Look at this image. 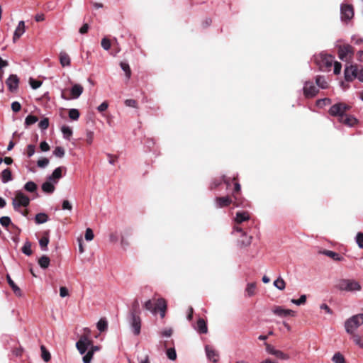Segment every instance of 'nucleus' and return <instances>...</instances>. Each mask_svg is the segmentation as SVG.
<instances>
[{
	"instance_id": "obj_25",
	"label": "nucleus",
	"mask_w": 363,
	"mask_h": 363,
	"mask_svg": "<svg viewBox=\"0 0 363 363\" xmlns=\"http://www.w3.org/2000/svg\"><path fill=\"white\" fill-rule=\"evenodd\" d=\"M55 184L48 179V181L42 184V190L45 193L52 194L55 191Z\"/></svg>"
},
{
	"instance_id": "obj_49",
	"label": "nucleus",
	"mask_w": 363,
	"mask_h": 363,
	"mask_svg": "<svg viewBox=\"0 0 363 363\" xmlns=\"http://www.w3.org/2000/svg\"><path fill=\"white\" fill-rule=\"evenodd\" d=\"M355 241L358 247L363 249V233L359 232L355 237Z\"/></svg>"
},
{
	"instance_id": "obj_42",
	"label": "nucleus",
	"mask_w": 363,
	"mask_h": 363,
	"mask_svg": "<svg viewBox=\"0 0 363 363\" xmlns=\"http://www.w3.org/2000/svg\"><path fill=\"white\" fill-rule=\"evenodd\" d=\"M65 151L62 147H56L53 151V155L59 158H62L65 156Z\"/></svg>"
},
{
	"instance_id": "obj_35",
	"label": "nucleus",
	"mask_w": 363,
	"mask_h": 363,
	"mask_svg": "<svg viewBox=\"0 0 363 363\" xmlns=\"http://www.w3.org/2000/svg\"><path fill=\"white\" fill-rule=\"evenodd\" d=\"M256 289V284L255 283H249L247 284L246 289H245V293L247 296H252L255 294Z\"/></svg>"
},
{
	"instance_id": "obj_29",
	"label": "nucleus",
	"mask_w": 363,
	"mask_h": 363,
	"mask_svg": "<svg viewBox=\"0 0 363 363\" xmlns=\"http://www.w3.org/2000/svg\"><path fill=\"white\" fill-rule=\"evenodd\" d=\"M357 121L354 117L349 116L346 113L343 118V120H342L340 122L348 125L349 127H352L356 124Z\"/></svg>"
},
{
	"instance_id": "obj_33",
	"label": "nucleus",
	"mask_w": 363,
	"mask_h": 363,
	"mask_svg": "<svg viewBox=\"0 0 363 363\" xmlns=\"http://www.w3.org/2000/svg\"><path fill=\"white\" fill-rule=\"evenodd\" d=\"M23 189L30 193H33L37 190V185L35 182L30 181L25 184Z\"/></svg>"
},
{
	"instance_id": "obj_46",
	"label": "nucleus",
	"mask_w": 363,
	"mask_h": 363,
	"mask_svg": "<svg viewBox=\"0 0 363 363\" xmlns=\"http://www.w3.org/2000/svg\"><path fill=\"white\" fill-rule=\"evenodd\" d=\"M167 357L172 361H174L177 359V353L174 348H169L166 352Z\"/></svg>"
},
{
	"instance_id": "obj_22",
	"label": "nucleus",
	"mask_w": 363,
	"mask_h": 363,
	"mask_svg": "<svg viewBox=\"0 0 363 363\" xmlns=\"http://www.w3.org/2000/svg\"><path fill=\"white\" fill-rule=\"evenodd\" d=\"M250 219V214L245 211H238L236 213V216L235 218V221L236 223L239 224L244 221H247Z\"/></svg>"
},
{
	"instance_id": "obj_31",
	"label": "nucleus",
	"mask_w": 363,
	"mask_h": 363,
	"mask_svg": "<svg viewBox=\"0 0 363 363\" xmlns=\"http://www.w3.org/2000/svg\"><path fill=\"white\" fill-rule=\"evenodd\" d=\"M140 304L139 301L135 299L132 303L131 309L130 311L129 315H140Z\"/></svg>"
},
{
	"instance_id": "obj_45",
	"label": "nucleus",
	"mask_w": 363,
	"mask_h": 363,
	"mask_svg": "<svg viewBox=\"0 0 363 363\" xmlns=\"http://www.w3.org/2000/svg\"><path fill=\"white\" fill-rule=\"evenodd\" d=\"M306 301V296L303 294L298 299H291V302L296 306L303 305Z\"/></svg>"
},
{
	"instance_id": "obj_39",
	"label": "nucleus",
	"mask_w": 363,
	"mask_h": 363,
	"mask_svg": "<svg viewBox=\"0 0 363 363\" xmlns=\"http://www.w3.org/2000/svg\"><path fill=\"white\" fill-rule=\"evenodd\" d=\"M41 352H42V358L45 362H48L50 360L51 356L50 353L46 350L45 347L42 345L40 347Z\"/></svg>"
},
{
	"instance_id": "obj_50",
	"label": "nucleus",
	"mask_w": 363,
	"mask_h": 363,
	"mask_svg": "<svg viewBox=\"0 0 363 363\" xmlns=\"http://www.w3.org/2000/svg\"><path fill=\"white\" fill-rule=\"evenodd\" d=\"M29 84L32 89H36L42 85V82L34 79L33 78H30Z\"/></svg>"
},
{
	"instance_id": "obj_43",
	"label": "nucleus",
	"mask_w": 363,
	"mask_h": 363,
	"mask_svg": "<svg viewBox=\"0 0 363 363\" xmlns=\"http://www.w3.org/2000/svg\"><path fill=\"white\" fill-rule=\"evenodd\" d=\"M22 252L28 256L32 254L31 244L30 242L27 241L25 242L22 247Z\"/></svg>"
},
{
	"instance_id": "obj_15",
	"label": "nucleus",
	"mask_w": 363,
	"mask_h": 363,
	"mask_svg": "<svg viewBox=\"0 0 363 363\" xmlns=\"http://www.w3.org/2000/svg\"><path fill=\"white\" fill-rule=\"evenodd\" d=\"M26 31V26L25 22L23 21H20L18 24L13 33V41L16 43L18 39H19Z\"/></svg>"
},
{
	"instance_id": "obj_20",
	"label": "nucleus",
	"mask_w": 363,
	"mask_h": 363,
	"mask_svg": "<svg viewBox=\"0 0 363 363\" xmlns=\"http://www.w3.org/2000/svg\"><path fill=\"white\" fill-rule=\"evenodd\" d=\"M318 253L324 255L325 256H328V257H330L331 259H333V260H335V261H342V260H343V257L340 255L338 253H337L335 252H333V251H331V250H320L318 252Z\"/></svg>"
},
{
	"instance_id": "obj_53",
	"label": "nucleus",
	"mask_w": 363,
	"mask_h": 363,
	"mask_svg": "<svg viewBox=\"0 0 363 363\" xmlns=\"http://www.w3.org/2000/svg\"><path fill=\"white\" fill-rule=\"evenodd\" d=\"M49 164V160L44 157L39 160L37 162V165L40 168H45Z\"/></svg>"
},
{
	"instance_id": "obj_6",
	"label": "nucleus",
	"mask_w": 363,
	"mask_h": 363,
	"mask_svg": "<svg viewBox=\"0 0 363 363\" xmlns=\"http://www.w3.org/2000/svg\"><path fill=\"white\" fill-rule=\"evenodd\" d=\"M338 287L340 290L347 291H358L362 289L360 284L357 281L350 279L341 280L339 282Z\"/></svg>"
},
{
	"instance_id": "obj_12",
	"label": "nucleus",
	"mask_w": 363,
	"mask_h": 363,
	"mask_svg": "<svg viewBox=\"0 0 363 363\" xmlns=\"http://www.w3.org/2000/svg\"><path fill=\"white\" fill-rule=\"evenodd\" d=\"M19 79L16 74H11L6 81V84L9 88V90L11 92H14L18 87Z\"/></svg>"
},
{
	"instance_id": "obj_57",
	"label": "nucleus",
	"mask_w": 363,
	"mask_h": 363,
	"mask_svg": "<svg viewBox=\"0 0 363 363\" xmlns=\"http://www.w3.org/2000/svg\"><path fill=\"white\" fill-rule=\"evenodd\" d=\"M35 152V145L30 144L27 146V155L28 157H32Z\"/></svg>"
},
{
	"instance_id": "obj_21",
	"label": "nucleus",
	"mask_w": 363,
	"mask_h": 363,
	"mask_svg": "<svg viewBox=\"0 0 363 363\" xmlns=\"http://www.w3.org/2000/svg\"><path fill=\"white\" fill-rule=\"evenodd\" d=\"M62 177V167H59L56 168L48 178V180L51 181L54 184H57L58 180Z\"/></svg>"
},
{
	"instance_id": "obj_44",
	"label": "nucleus",
	"mask_w": 363,
	"mask_h": 363,
	"mask_svg": "<svg viewBox=\"0 0 363 363\" xmlns=\"http://www.w3.org/2000/svg\"><path fill=\"white\" fill-rule=\"evenodd\" d=\"M38 121V117L33 115H28L25 119V125L28 126L35 123Z\"/></svg>"
},
{
	"instance_id": "obj_34",
	"label": "nucleus",
	"mask_w": 363,
	"mask_h": 363,
	"mask_svg": "<svg viewBox=\"0 0 363 363\" xmlns=\"http://www.w3.org/2000/svg\"><path fill=\"white\" fill-rule=\"evenodd\" d=\"M38 264L41 268L46 269L49 267L50 258L46 255H43L39 259Z\"/></svg>"
},
{
	"instance_id": "obj_24",
	"label": "nucleus",
	"mask_w": 363,
	"mask_h": 363,
	"mask_svg": "<svg viewBox=\"0 0 363 363\" xmlns=\"http://www.w3.org/2000/svg\"><path fill=\"white\" fill-rule=\"evenodd\" d=\"M60 62L62 67H68L70 65L71 60L69 56L64 51L60 53Z\"/></svg>"
},
{
	"instance_id": "obj_27",
	"label": "nucleus",
	"mask_w": 363,
	"mask_h": 363,
	"mask_svg": "<svg viewBox=\"0 0 363 363\" xmlns=\"http://www.w3.org/2000/svg\"><path fill=\"white\" fill-rule=\"evenodd\" d=\"M7 281L9 286L11 287L12 290L15 293L16 295L21 296V290L20 288L14 283V281L11 279L9 275L6 276Z\"/></svg>"
},
{
	"instance_id": "obj_52",
	"label": "nucleus",
	"mask_w": 363,
	"mask_h": 363,
	"mask_svg": "<svg viewBox=\"0 0 363 363\" xmlns=\"http://www.w3.org/2000/svg\"><path fill=\"white\" fill-rule=\"evenodd\" d=\"M38 126L42 130L47 129L48 128V126H49V120H48V118H45L42 119L39 122Z\"/></svg>"
},
{
	"instance_id": "obj_55",
	"label": "nucleus",
	"mask_w": 363,
	"mask_h": 363,
	"mask_svg": "<svg viewBox=\"0 0 363 363\" xmlns=\"http://www.w3.org/2000/svg\"><path fill=\"white\" fill-rule=\"evenodd\" d=\"M94 233L92 231V230L89 228H86V231H85V239L87 241H91L93 240L94 238Z\"/></svg>"
},
{
	"instance_id": "obj_36",
	"label": "nucleus",
	"mask_w": 363,
	"mask_h": 363,
	"mask_svg": "<svg viewBox=\"0 0 363 363\" xmlns=\"http://www.w3.org/2000/svg\"><path fill=\"white\" fill-rule=\"evenodd\" d=\"M96 327L100 332L105 331L108 328L107 320L104 318H101L97 323Z\"/></svg>"
},
{
	"instance_id": "obj_1",
	"label": "nucleus",
	"mask_w": 363,
	"mask_h": 363,
	"mask_svg": "<svg viewBox=\"0 0 363 363\" xmlns=\"http://www.w3.org/2000/svg\"><path fill=\"white\" fill-rule=\"evenodd\" d=\"M144 308L153 315H156L159 311L160 317L163 318L167 310V302L163 298H158L155 304L151 300H147L144 303Z\"/></svg>"
},
{
	"instance_id": "obj_5",
	"label": "nucleus",
	"mask_w": 363,
	"mask_h": 363,
	"mask_svg": "<svg viewBox=\"0 0 363 363\" xmlns=\"http://www.w3.org/2000/svg\"><path fill=\"white\" fill-rule=\"evenodd\" d=\"M30 203V199L21 191L15 192V198L12 199V205L15 211H18L21 206L26 207Z\"/></svg>"
},
{
	"instance_id": "obj_51",
	"label": "nucleus",
	"mask_w": 363,
	"mask_h": 363,
	"mask_svg": "<svg viewBox=\"0 0 363 363\" xmlns=\"http://www.w3.org/2000/svg\"><path fill=\"white\" fill-rule=\"evenodd\" d=\"M0 223L4 227H8L11 223V220L9 216H2L0 218Z\"/></svg>"
},
{
	"instance_id": "obj_59",
	"label": "nucleus",
	"mask_w": 363,
	"mask_h": 363,
	"mask_svg": "<svg viewBox=\"0 0 363 363\" xmlns=\"http://www.w3.org/2000/svg\"><path fill=\"white\" fill-rule=\"evenodd\" d=\"M94 140V132L92 131H87L86 134V142L91 145L93 143Z\"/></svg>"
},
{
	"instance_id": "obj_13",
	"label": "nucleus",
	"mask_w": 363,
	"mask_h": 363,
	"mask_svg": "<svg viewBox=\"0 0 363 363\" xmlns=\"http://www.w3.org/2000/svg\"><path fill=\"white\" fill-rule=\"evenodd\" d=\"M357 67L356 66L350 65L346 67L345 69L344 74L345 79L347 82H351L357 77Z\"/></svg>"
},
{
	"instance_id": "obj_19",
	"label": "nucleus",
	"mask_w": 363,
	"mask_h": 363,
	"mask_svg": "<svg viewBox=\"0 0 363 363\" xmlns=\"http://www.w3.org/2000/svg\"><path fill=\"white\" fill-rule=\"evenodd\" d=\"M273 313L279 317H286L288 315H294V312L290 309H284L280 306H276L273 310Z\"/></svg>"
},
{
	"instance_id": "obj_14",
	"label": "nucleus",
	"mask_w": 363,
	"mask_h": 363,
	"mask_svg": "<svg viewBox=\"0 0 363 363\" xmlns=\"http://www.w3.org/2000/svg\"><path fill=\"white\" fill-rule=\"evenodd\" d=\"M349 54H352V47L351 45H346L339 47L338 57L341 60H347Z\"/></svg>"
},
{
	"instance_id": "obj_4",
	"label": "nucleus",
	"mask_w": 363,
	"mask_h": 363,
	"mask_svg": "<svg viewBox=\"0 0 363 363\" xmlns=\"http://www.w3.org/2000/svg\"><path fill=\"white\" fill-rule=\"evenodd\" d=\"M350 108V107L345 104L337 103L330 107L329 113L333 116L338 117L339 121H342Z\"/></svg>"
},
{
	"instance_id": "obj_16",
	"label": "nucleus",
	"mask_w": 363,
	"mask_h": 363,
	"mask_svg": "<svg viewBox=\"0 0 363 363\" xmlns=\"http://www.w3.org/2000/svg\"><path fill=\"white\" fill-rule=\"evenodd\" d=\"M206 354L208 360L216 363L219 359V354L215 350L206 345L205 347Z\"/></svg>"
},
{
	"instance_id": "obj_32",
	"label": "nucleus",
	"mask_w": 363,
	"mask_h": 363,
	"mask_svg": "<svg viewBox=\"0 0 363 363\" xmlns=\"http://www.w3.org/2000/svg\"><path fill=\"white\" fill-rule=\"evenodd\" d=\"M61 131L63 135V137L66 140H69L72 135V130L70 127L67 125H62L61 128Z\"/></svg>"
},
{
	"instance_id": "obj_7",
	"label": "nucleus",
	"mask_w": 363,
	"mask_h": 363,
	"mask_svg": "<svg viewBox=\"0 0 363 363\" xmlns=\"http://www.w3.org/2000/svg\"><path fill=\"white\" fill-rule=\"evenodd\" d=\"M318 91L319 89L315 86L313 82L306 81L304 82L303 92L306 98H313Z\"/></svg>"
},
{
	"instance_id": "obj_10",
	"label": "nucleus",
	"mask_w": 363,
	"mask_h": 363,
	"mask_svg": "<svg viewBox=\"0 0 363 363\" xmlns=\"http://www.w3.org/2000/svg\"><path fill=\"white\" fill-rule=\"evenodd\" d=\"M354 16V11L352 5L342 4L340 6V17L342 21H347Z\"/></svg>"
},
{
	"instance_id": "obj_62",
	"label": "nucleus",
	"mask_w": 363,
	"mask_h": 363,
	"mask_svg": "<svg viewBox=\"0 0 363 363\" xmlns=\"http://www.w3.org/2000/svg\"><path fill=\"white\" fill-rule=\"evenodd\" d=\"M40 148L43 152H47L50 150V145L46 141H43L40 144Z\"/></svg>"
},
{
	"instance_id": "obj_48",
	"label": "nucleus",
	"mask_w": 363,
	"mask_h": 363,
	"mask_svg": "<svg viewBox=\"0 0 363 363\" xmlns=\"http://www.w3.org/2000/svg\"><path fill=\"white\" fill-rule=\"evenodd\" d=\"M49 243V239L48 237H43L40 238V240H39V245L41 247V250H43V251H45L47 250V246Z\"/></svg>"
},
{
	"instance_id": "obj_58",
	"label": "nucleus",
	"mask_w": 363,
	"mask_h": 363,
	"mask_svg": "<svg viewBox=\"0 0 363 363\" xmlns=\"http://www.w3.org/2000/svg\"><path fill=\"white\" fill-rule=\"evenodd\" d=\"M92 358L93 354H91V352L88 350L86 354L83 357L82 360L84 363H91Z\"/></svg>"
},
{
	"instance_id": "obj_47",
	"label": "nucleus",
	"mask_w": 363,
	"mask_h": 363,
	"mask_svg": "<svg viewBox=\"0 0 363 363\" xmlns=\"http://www.w3.org/2000/svg\"><path fill=\"white\" fill-rule=\"evenodd\" d=\"M352 340L355 345L359 346L360 348L363 349V341L361 337L357 334H352Z\"/></svg>"
},
{
	"instance_id": "obj_2",
	"label": "nucleus",
	"mask_w": 363,
	"mask_h": 363,
	"mask_svg": "<svg viewBox=\"0 0 363 363\" xmlns=\"http://www.w3.org/2000/svg\"><path fill=\"white\" fill-rule=\"evenodd\" d=\"M314 61L323 72H327L330 69L334 62V57L331 55L320 53L314 55Z\"/></svg>"
},
{
	"instance_id": "obj_8",
	"label": "nucleus",
	"mask_w": 363,
	"mask_h": 363,
	"mask_svg": "<svg viewBox=\"0 0 363 363\" xmlns=\"http://www.w3.org/2000/svg\"><path fill=\"white\" fill-rule=\"evenodd\" d=\"M128 320L134 335H138L141 329L140 315H128Z\"/></svg>"
},
{
	"instance_id": "obj_3",
	"label": "nucleus",
	"mask_w": 363,
	"mask_h": 363,
	"mask_svg": "<svg viewBox=\"0 0 363 363\" xmlns=\"http://www.w3.org/2000/svg\"><path fill=\"white\" fill-rule=\"evenodd\" d=\"M362 324L363 313L354 315L345 321V330L349 334H353L354 331Z\"/></svg>"
},
{
	"instance_id": "obj_23",
	"label": "nucleus",
	"mask_w": 363,
	"mask_h": 363,
	"mask_svg": "<svg viewBox=\"0 0 363 363\" xmlns=\"http://www.w3.org/2000/svg\"><path fill=\"white\" fill-rule=\"evenodd\" d=\"M197 331L201 334H206L208 332V328L206 321L203 318H199L197 321Z\"/></svg>"
},
{
	"instance_id": "obj_41",
	"label": "nucleus",
	"mask_w": 363,
	"mask_h": 363,
	"mask_svg": "<svg viewBox=\"0 0 363 363\" xmlns=\"http://www.w3.org/2000/svg\"><path fill=\"white\" fill-rule=\"evenodd\" d=\"M332 361L334 363H346L343 355L340 352H337L333 355Z\"/></svg>"
},
{
	"instance_id": "obj_64",
	"label": "nucleus",
	"mask_w": 363,
	"mask_h": 363,
	"mask_svg": "<svg viewBox=\"0 0 363 363\" xmlns=\"http://www.w3.org/2000/svg\"><path fill=\"white\" fill-rule=\"evenodd\" d=\"M68 295H69V293H68L67 289L65 286H61L60 288V296L62 298H64V297L67 296Z\"/></svg>"
},
{
	"instance_id": "obj_63",
	"label": "nucleus",
	"mask_w": 363,
	"mask_h": 363,
	"mask_svg": "<svg viewBox=\"0 0 363 363\" xmlns=\"http://www.w3.org/2000/svg\"><path fill=\"white\" fill-rule=\"evenodd\" d=\"M109 240L111 242H116L118 240V235L117 232L111 233L109 235Z\"/></svg>"
},
{
	"instance_id": "obj_60",
	"label": "nucleus",
	"mask_w": 363,
	"mask_h": 363,
	"mask_svg": "<svg viewBox=\"0 0 363 363\" xmlns=\"http://www.w3.org/2000/svg\"><path fill=\"white\" fill-rule=\"evenodd\" d=\"M333 72L335 74H339L341 72L342 65L338 62H335Z\"/></svg>"
},
{
	"instance_id": "obj_54",
	"label": "nucleus",
	"mask_w": 363,
	"mask_h": 363,
	"mask_svg": "<svg viewBox=\"0 0 363 363\" xmlns=\"http://www.w3.org/2000/svg\"><path fill=\"white\" fill-rule=\"evenodd\" d=\"M101 47L105 50H108L110 48H111V42L110 40L106 38H104L102 40H101Z\"/></svg>"
},
{
	"instance_id": "obj_38",
	"label": "nucleus",
	"mask_w": 363,
	"mask_h": 363,
	"mask_svg": "<svg viewBox=\"0 0 363 363\" xmlns=\"http://www.w3.org/2000/svg\"><path fill=\"white\" fill-rule=\"evenodd\" d=\"M121 68L124 71L127 78H130L131 75V70L129 65L127 62H121L120 64Z\"/></svg>"
},
{
	"instance_id": "obj_18",
	"label": "nucleus",
	"mask_w": 363,
	"mask_h": 363,
	"mask_svg": "<svg viewBox=\"0 0 363 363\" xmlns=\"http://www.w3.org/2000/svg\"><path fill=\"white\" fill-rule=\"evenodd\" d=\"M215 201L216 208L228 206L233 202L232 199L229 196L216 197Z\"/></svg>"
},
{
	"instance_id": "obj_28",
	"label": "nucleus",
	"mask_w": 363,
	"mask_h": 363,
	"mask_svg": "<svg viewBox=\"0 0 363 363\" xmlns=\"http://www.w3.org/2000/svg\"><path fill=\"white\" fill-rule=\"evenodd\" d=\"M315 83H316L317 86H318V88H320L323 89H327L328 86V84L324 76H320V75L317 76L315 77Z\"/></svg>"
},
{
	"instance_id": "obj_11",
	"label": "nucleus",
	"mask_w": 363,
	"mask_h": 363,
	"mask_svg": "<svg viewBox=\"0 0 363 363\" xmlns=\"http://www.w3.org/2000/svg\"><path fill=\"white\" fill-rule=\"evenodd\" d=\"M266 352L272 355H274L278 359L282 360H287L289 359V356L287 354L284 353L281 350L275 349L274 346L267 342L264 343Z\"/></svg>"
},
{
	"instance_id": "obj_37",
	"label": "nucleus",
	"mask_w": 363,
	"mask_h": 363,
	"mask_svg": "<svg viewBox=\"0 0 363 363\" xmlns=\"http://www.w3.org/2000/svg\"><path fill=\"white\" fill-rule=\"evenodd\" d=\"M274 286L278 289L279 290H284L286 287V284H285V281L284 280L281 278V277H279L278 279H277L274 281Z\"/></svg>"
},
{
	"instance_id": "obj_40",
	"label": "nucleus",
	"mask_w": 363,
	"mask_h": 363,
	"mask_svg": "<svg viewBox=\"0 0 363 363\" xmlns=\"http://www.w3.org/2000/svg\"><path fill=\"white\" fill-rule=\"evenodd\" d=\"M80 116L79 111L76 108H71L69 111V117L71 120L77 121Z\"/></svg>"
},
{
	"instance_id": "obj_56",
	"label": "nucleus",
	"mask_w": 363,
	"mask_h": 363,
	"mask_svg": "<svg viewBox=\"0 0 363 363\" xmlns=\"http://www.w3.org/2000/svg\"><path fill=\"white\" fill-rule=\"evenodd\" d=\"M62 208L64 211L67 210L71 211L72 209V206L68 200H64L62 203Z\"/></svg>"
},
{
	"instance_id": "obj_9",
	"label": "nucleus",
	"mask_w": 363,
	"mask_h": 363,
	"mask_svg": "<svg viewBox=\"0 0 363 363\" xmlns=\"http://www.w3.org/2000/svg\"><path fill=\"white\" fill-rule=\"evenodd\" d=\"M92 340H89L88 337L83 335L76 343V347L81 354H84L86 351L91 345Z\"/></svg>"
},
{
	"instance_id": "obj_61",
	"label": "nucleus",
	"mask_w": 363,
	"mask_h": 363,
	"mask_svg": "<svg viewBox=\"0 0 363 363\" xmlns=\"http://www.w3.org/2000/svg\"><path fill=\"white\" fill-rule=\"evenodd\" d=\"M21 106L19 102L13 101L11 104V109L13 112H18L21 110Z\"/></svg>"
},
{
	"instance_id": "obj_26",
	"label": "nucleus",
	"mask_w": 363,
	"mask_h": 363,
	"mask_svg": "<svg viewBox=\"0 0 363 363\" xmlns=\"http://www.w3.org/2000/svg\"><path fill=\"white\" fill-rule=\"evenodd\" d=\"M1 179L2 183L6 184L12 180L11 172L9 169H5L1 173Z\"/></svg>"
},
{
	"instance_id": "obj_17",
	"label": "nucleus",
	"mask_w": 363,
	"mask_h": 363,
	"mask_svg": "<svg viewBox=\"0 0 363 363\" xmlns=\"http://www.w3.org/2000/svg\"><path fill=\"white\" fill-rule=\"evenodd\" d=\"M83 90L84 89L82 85L79 84H74L70 89V93L72 95L70 99H78L82 95Z\"/></svg>"
},
{
	"instance_id": "obj_30",
	"label": "nucleus",
	"mask_w": 363,
	"mask_h": 363,
	"mask_svg": "<svg viewBox=\"0 0 363 363\" xmlns=\"http://www.w3.org/2000/svg\"><path fill=\"white\" fill-rule=\"evenodd\" d=\"M48 220V216L45 213H39L35 215V221L37 224H43Z\"/></svg>"
}]
</instances>
